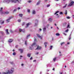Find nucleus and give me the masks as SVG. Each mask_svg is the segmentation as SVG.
<instances>
[{
    "instance_id": "nucleus-1",
    "label": "nucleus",
    "mask_w": 74,
    "mask_h": 74,
    "mask_svg": "<svg viewBox=\"0 0 74 74\" xmlns=\"http://www.w3.org/2000/svg\"><path fill=\"white\" fill-rule=\"evenodd\" d=\"M14 71V68H12L10 69V71L9 70H8V72H3L2 73L3 74H12Z\"/></svg>"
},
{
    "instance_id": "nucleus-2",
    "label": "nucleus",
    "mask_w": 74,
    "mask_h": 74,
    "mask_svg": "<svg viewBox=\"0 0 74 74\" xmlns=\"http://www.w3.org/2000/svg\"><path fill=\"white\" fill-rule=\"evenodd\" d=\"M36 46H37V44H36V43L34 42L32 45L31 47H29V48L30 49H33L34 48L33 47H36Z\"/></svg>"
},
{
    "instance_id": "nucleus-3",
    "label": "nucleus",
    "mask_w": 74,
    "mask_h": 74,
    "mask_svg": "<svg viewBox=\"0 0 74 74\" xmlns=\"http://www.w3.org/2000/svg\"><path fill=\"white\" fill-rule=\"evenodd\" d=\"M12 18H14V17H13V16L10 17L9 18L6 20V21L7 22H10V20H11Z\"/></svg>"
},
{
    "instance_id": "nucleus-4",
    "label": "nucleus",
    "mask_w": 74,
    "mask_h": 74,
    "mask_svg": "<svg viewBox=\"0 0 74 74\" xmlns=\"http://www.w3.org/2000/svg\"><path fill=\"white\" fill-rule=\"evenodd\" d=\"M74 3V2L73 1H71L70 2V3H69V5H68V7L69 6H72V5H73V4Z\"/></svg>"
},
{
    "instance_id": "nucleus-5",
    "label": "nucleus",
    "mask_w": 74,
    "mask_h": 74,
    "mask_svg": "<svg viewBox=\"0 0 74 74\" xmlns=\"http://www.w3.org/2000/svg\"><path fill=\"white\" fill-rule=\"evenodd\" d=\"M11 0H4L5 2L7 4H9Z\"/></svg>"
},
{
    "instance_id": "nucleus-6",
    "label": "nucleus",
    "mask_w": 74,
    "mask_h": 74,
    "mask_svg": "<svg viewBox=\"0 0 74 74\" xmlns=\"http://www.w3.org/2000/svg\"><path fill=\"white\" fill-rule=\"evenodd\" d=\"M16 1H19L18 0H11V3H16Z\"/></svg>"
},
{
    "instance_id": "nucleus-7",
    "label": "nucleus",
    "mask_w": 74,
    "mask_h": 74,
    "mask_svg": "<svg viewBox=\"0 0 74 74\" xmlns=\"http://www.w3.org/2000/svg\"><path fill=\"white\" fill-rule=\"evenodd\" d=\"M4 23V21L2 20H0V23L1 25H3Z\"/></svg>"
},
{
    "instance_id": "nucleus-8",
    "label": "nucleus",
    "mask_w": 74,
    "mask_h": 74,
    "mask_svg": "<svg viewBox=\"0 0 74 74\" xmlns=\"http://www.w3.org/2000/svg\"><path fill=\"white\" fill-rule=\"evenodd\" d=\"M38 20H36L35 21V26H37L38 25Z\"/></svg>"
},
{
    "instance_id": "nucleus-9",
    "label": "nucleus",
    "mask_w": 74,
    "mask_h": 74,
    "mask_svg": "<svg viewBox=\"0 0 74 74\" xmlns=\"http://www.w3.org/2000/svg\"><path fill=\"white\" fill-rule=\"evenodd\" d=\"M31 23H27V24H26V27H29V25H31Z\"/></svg>"
},
{
    "instance_id": "nucleus-10",
    "label": "nucleus",
    "mask_w": 74,
    "mask_h": 74,
    "mask_svg": "<svg viewBox=\"0 0 74 74\" xmlns=\"http://www.w3.org/2000/svg\"><path fill=\"white\" fill-rule=\"evenodd\" d=\"M2 10H3V8H1L0 10V12L1 13V14H4V12H2Z\"/></svg>"
},
{
    "instance_id": "nucleus-11",
    "label": "nucleus",
    "mask_w": 74,
    "mask_h": 74,
    "mask_svg": "<svg viewBox=\"0 0 74 74\" xmlns=\"http://www.w3.org/2000/svg\"><path fill=\"white\" fill-rule=\"evenodd\" d=\"M18 50L20 51L21 53H23V49H18Z\"/></svg>"
},
{
    "instance_id": "nucleus-12",
    "label": "nucleus",
    "mask_w": 74,
    "mask_h": 74,
    "mask_svg": "<svg viewBox=\"0 0 74 74\" xmlns=\"http://www.w3.org/2000/svg\"><path fill=\"white\" fill-rule=\"evenodd\" d=\"M47 28L46 27H44L43 29V32L44 33H45L46 31Z\"/></svg>"
},
{
    "instance_id": "nucleus-13",
    "label": "nucleus",
    "mask_w": 74,
    "mask_h": 74,
    "mask_svg": "<svg viewBox=\"0 0 74 74\" xmlns=\"http://www.w3.org/2000/svg\"><path fill=\"white\" fill-rule=\"evenodd\" d=\"M37 37H38L39 38H40V40H42V37H41V36H40V35H39V34H37Z\"/></svg>"
},
{
    "instance_id": "nucleus-14",
    "label": "nucleus",
    "mask_w": 74,
    "mask_h": 74,
    "mask_svg": "<svg viewBox=\"0 0 74 74\" xmlns=\"http://www.w3.org/2000/svg\"><path fill=\"white\" fill-rule=\"evenodd\" d=\"M48 21H49L51 22H52V18H50L48 19Z\"/></svg>"
},
{
    "instance_id": "nucleus-15",
    "label": "nucleus",
    "mask_w": 74,
    "mask_h": 74,
    "mask_svg": "<svg viewBox=\"0 0 74 74\" xmlns=\"http://www.w3.org/2000/svg\"><path fill=\"white\" fill-rule=\"evenodd\" d=\"M8 41L10 43H11V42H12L13 41V40L12 39H10Z\"/></svg>"
},
{
    "instance_id": "nucleus-16",
    "label": "nucleus",
    "mask_w": 74,
    "mask_h": 74,
    "mask_svg": "<svg viewBox=\"0 0 74 74\" xmlns=\"http://www.w3.org/2000/svg\"><path fill=\"white\" fill-rule=\"evenodd\" d=\"M5 31L6 32V34H9V33L8 32V29H6Z\"/></svg>"
},
{
    "instance_id": "nucleus-17",
    "label": "nucleus",
    "mask_w": 74,
    "mask_h": 74,
    "mask_svg": "<svg viewBox=\"0 0 74 74\" xmlns=\"http://www.w3.org/2000/svg\"><path fill=\"white\" fill-rule=\"evenodd\" d=\"M41 48V47L38 46L36 49H40Z\"/></svg>"
},
{
    "instance_id": "nucleus-18",
    "label": "nucleus",
    "mask_w": 74,
    "mask_h": 74,
    "mask_svg": "<svg viewBox=\"0 0 74 74\" xmlns=\"http://www.w3.org/2000/svg\"><path fill=\"white\" fill-rule=\"evenodd\" d=\"M32 13L34 15V14H36V11L34 10H33L32 12Z\"/></svg>"
},
{
    "instance_id": "nucleus-19",
    "label": "nucleus",
    "mask_w": 74,
    "mask_h": 74,
    "mask_svg": "<svg viewBox=\"0 0 74 74\" xmlns=\"http://www.w3.org/2000/svg\"><path fill=\"white\" fill-rule=\"evenodd\" d=\"M30 56H31V54H28L27 55V56L28 57L30 58Z\"/></svg>"
},
{
    "instance_id": "nucleus-20",
    "label": "nucleus",
    "mask_w": 74,
    "mask_h": 74,
    "mask_svg": "<svg viewBox=\"0 0 74 74\" xmlns=\"http://www.w3.org/2000/svg\"><path fill=\"white\" fill-rule=\"evenodd\" d=\"M19 16H20V17H22V16H23V14H19Z\"/></svg>"
},
{
    "instance_id": "nucleus-21",
    "label": "nucleus",
    "mask_w": 74,
    "mask_h": 74,
    "mask_svg": "<svg viewBox=\"0 0 74 74\" xmlns=\"http://www.w3.org/2000/svg\"><path fill=\"white\" fill-rule=\"evenodd\" d=\"M67 4H66L65 5L62 7V8H66V6H67Z\"/></svg>"
},
{
    "instance_id": "nucleus-22",
    "label": "nucleus",
    "mask_w": 74,
    "mask_h": 74,
    "mask_svg": "<svg viewBox=\"0 0 74 74\" xmlns=\"http://www.w3.org/2000/svg\"><path fill=\"white\" fill-rule=\"evenodd\" d=\"M67 10H66L64 13L65 15H66L67 14Z\"/></svg>"
},
{
    "instance_id": "nucleus-23",
    "label": "nucleus",
    "mask_w": 74,
    "mask_h": 74,
    "mask_svg": "<svg viewBox=\"0 0 74 74\" xmlns=\"http://www.w3.org/2000/svg\"><path fill=\"white\" fill-rule=\"evenodd\" d=\"M59 12V11H57V12H55L54 14V15H56V14H57V13H58V12Z\"/></svg>"
},
{
    "instance_id": "nucleus-24",
    "label": "nucleus",
    "mask_w": 74,
    "mask_h": 74,
    "mask_svg": "<svg viewBox=\"0 0 74 74\" xmlns=\"http://www.w3.org/2000/svg\"><path fill=\"white\" fill-rule=\"evenodd\" d=\"M40 1H39L37 3L36 5H39V4H40Z\"/></svg>"
},
{
    "instance_id": "nucleus-25",
    "label": "nucleus",
    "mask_w": 74,
    "mask_h": 74,
    "mask_svg": "<svg viewBox=\"0 0 74 74\" xmlns=\"http://www.w3.org/2000/svg\"><path fill=\"white\" fill-rule=\"evenodd\" d=\"M64 26H66V25H67V23H64Z\"/></svg>"
},
{
    "instance_id": "nucleus-26",
    "label": "nucleus",
    "mask_w": 74,
    "mask_h": 74,
    "mask_svg": "<svg viewBox=\"0 0 74 74\" xmlns=\"http://www.w3.org/2000/svg\"><path fill=\"white\" fill-rule=\"evenodd\" d=\"M71 34H70L69 36V40H70V39H71Z\"/></svg>"
},
{
    "instance_id": "nucleus-27",
    "label": "nucleus",
    "mask_w": 74,
    "mask_h": 74,
    "mask_svg": "<svg viewBox=\"0 0 74 74\" xmlns=\"http://www.w3.org/2000/svg\"><path fill=\"white\" fill-rule=\"evenodd\" d=\"M56 35L57 36H59L60 35V34L58 33H57L56 34Z\"/></svg>"
},
{
    "instance_id": "nucleus-28",
    "label": "nucleus",
    "mask_w": 74,
    "mask_h": 74,
    "mask_svg": "<svg viewBox=\"0 0 74 74\" xmlns=\"http://www.w3.org/2000/svg\"><path fill=\"white\" fill-rule=\"evenodd\" d=\"M5 14H9V12H5Z\"/></svg>"
},
{
    "instance_id": "nucleus-29",
    "label": "nucleus",
    "mask_w": 74,
    "mask_h": 74,
    "mask_svg": "<svg viewBox=\"0 0 74 74\" xmlns=\"http://www.w3.org/2000/svg\"><path fill=\"white\" fill-rule=\"evenodd\" d=\"M64 43H65L64 42H63L62 43H60V45L61 46H62L63 45V44H64Z\"/></svg>"
},
{
    "instance_id": "nucleus-30",
    "label": "nucleus",
    "mask_w": 74,
    "mask_h": 74,
    "mask_svg": "<svg viewBox=\"0 0 74 74\" xmlns=\"http://www.w3.org/2000/svg\"><path fill=\"white\" fill-rule=\"evenodd\" d=\"M10 63L11 64H14V62H10Z\"/></svg>"
},
{
    "instance_id": "nucleus-31",
    "label": "nucleus",
    "mask_w": 74,
    "mask_h": 74,
    "mask_svg": "<svg viewBox=\"0 0 74 74\" xmlns=\"http://www.w3.org/2000/svg\"><path fill=\"white\" fill-rule=\"evenodd\" d=\"M30 36V35L29 34L28 35H27V39L29 38V36Z\"/></svg>"
},
{
    "instance_id": "nucleus-32",
    "label": "nucleus",
    "mask_w": 74,
    "mask_h": 74,
    "mask_svg": "<svg viewBox=\"0 0 74 74\" xmlns=\"http://www.w3.org/2000/svg\"><path fill=\"white\" fill-rule=\"evenodd\" d=\"M27 12H29V13L30 12V11L29 9H27Z\"/></svg>"
},
{
    "instance_id": "nucleus-33",
    "label": "nucleus",
    "mask_w": 74,
    "mask_h": 74,
    "mask_svg": "<svg viewBox=\"0 0 74 74\" xmlns=\"http://www.w3.org/2000/svg\"><path fill=\"white\" fill-rule=\"evenodd\" d=\"M56 59V58H55L53 59V61L54 62H55V60Z\"/></svg>"
},
{
    "instance_id": "nucleus-34",
    "label": "nucleus",
    "mask_w": 74,
    "mask_h": 74,
    "mask_svg": "<svg viewBox=\"0 0 74 74\" xmlns=\"http://www.w3.org/2000/svg\"><path fill=\"white\" fill-rule=\"evenodd\" d=\"M69 28H70V25H68L67 26V28H69Z\"/></svg>"
},
{
    "instance_id": "nucleus-35",
    "label": "nucleus",
    "mask_w": 74,
    "mask_h": 74,
    "mask_svg": "<svg viewBox=\"0 0 74 74\" xmlns=\"http://www.w3.org/2000/svg\"><path fill=\"white\" fill-rule=\"evenodd\" d=\"M22 31L23 33H25V29H23L22 30Z\"/></svg>"
},
{
    "instance_id": "nucleus-36",
    "label": "nucleus",
    "mask_w": 74,
    "mask_h": 74,
    "mask_svg": "<svg viewBox=\"0 0 74 74\" xmlns=\"http://www.w3.org/2000/svg\"><path fill=\"white\" fill-rule=\"evenodd\" d=\"M13 55H16V53L15 52H14L13 53Z\"/></svg>"
},
{
    "instance_id": "nucleus-37",
    "label": "nucleus",
    "mask_w": 74,
    "mask_h": 74,
    "mask_svg": "<svg viewBox=\"0 0 74 74\" xmlns=\"http://www.w3.org/2000/svg\"><path fill=\"white\" fill-rule=\"evenodd\" d=\"M53 47V46H50V49H52Z\"/></svg>"
},
{
    "instance_id": "nucleus-38",
    "label": "nucleus",
    "mask_w": 74,
    "mask_h": 74,
    "mask_svg": "<svg viewBox=\"0 0 74 74\" xmlns=\"http://www.w3.org/2000/svg\"><path fill=\"white\" fill-rule=\"evenodd\" d=\"M16 10H17V9H14L13 10V12H15V11H16Z\"/></svg>"
},
{
    "instance_id": "nucleus-39",
    "label": "nucleus",
    "mask_w": 74,
    "mask_h": 74,
    "mask_svg": "<svg viewBox=\"0 0 74 74\" xmlns=\"http://www.w3.org/2000/svg\"><path fill=\"white\" fill-rule=\"evenodd\" d=\"M23 57V56H20V59H22V58Z\"/></svg>"
},
{
    "instance_id": "nucleus-40",
    "label": "nucleus",
    "mask_w": 74,
    "mask_h": 74,
    "mask_svg": "<svg viewBox=\"0 0 74 74\" xmlns=\"http://www.w3.org/2000/svg\"><path fill=\"white\" fill-rule=\"evenodd\" d=\"M25 24V22L23 23H22V25L23 26V25H24Z\"/></svg>"
},
{
    "instance_id": "nucleus-41",
    "label": "nucleus",
    "mask_w": 74,
    "mask_h": 74,
    "mask_svg": "<svg viewBox=\"0 0 74 74\" xmlns=\"http://www.w3.org/2000/svg\"><path fill=\"white\" fill-rule=\"evenodd\" d=\"M69 32V29H67L65 31V32L66 33H67V32Z\"/></svg>"
},
{
    "instance_id": "nucleus-42",
    "label": "nucleus",
    "mask_w": 74,
    "mask_h": 74,
    "mask_svg": "<svg viewBox=\"0 0 74 74\" xmlns=\"http://www.w3.org/2000/svg\"><path fill=\"white\" fill-rule=\"evenodd\" d=\"M60 15H62V14H63V13L62 12H60Z\"/></svg>"
},
{
    "instance_id": "nucleus-43",
    "label": "nucleus",
    "mask_w": 74,
    "mask_h": 74,
    "mask_svg": "<svg viewBox=\"0 0 74 74\" xmlns=\"http://www.w3.org/2000/svg\"><path fill=\"white\" fill-rule=\"evenodd\" d=\"M47 42H45L44 43V45H47Z\"/></svg>"
},
{
    "instance_id": "nucleus-44",
    "label": "nucleus",
    "mask_w": 74,
    "mask_h": 74,
    "mask_svg": "<svg viewBox=\"0 0 74 74\" xmlns=\"http://www.w3.org/2000/svg\"><path fill=\"white\" fill-rule=\"evenodd\" d=\"M49 6H50V5L49 4V5H47V7H49Z\"/></svg>"
},
{
    "instance_id": "nucleus-45",
    "label": "nucleus",
    "mask_w": 74,
    "mask_h": 74,
    "mask_svg": "<svg viewBox=\"0 0 74 74\" xmlns=\"http://www.w3.org/2000/svg\"><path fill=\"white\" fill-rule=\"evenodd\" d=\"M19 31L20 32H22V29H19Z\"/></svg>"
},
{
    "instance_id": "nucleus-46",
    "label": "nucleus",
    "mask_w": 74,
    "mask_h": 74,
    "mask_svg": "<svg viewBox=\"0 0 74 74\" xmlns=\"http://www.w3.org/2000/svg\"><path fill=\"white\" fill-rule=\"evenodd\" d=\"M27 42L26 41H25V45H27Z\"/></svg>"
},
{
    "instance_id": "nucleus-47",
    "label": "nucleus",
    "mask_w": 74,
    "mask_h": 74,
    "mask_svg": "<svg viewBox=\"0 0 74 74\" xmlns=\"http://www.w3.org/2000/svg\"><path fill=\"white\" fill-rule=\"evenodd\" d=\"M10 31L11 33H12L13 32V31H12V30H10Z\"/></svg>"
},
{
    "instance_id": "nucleus-48",
    "label": "nucleus",
    "mask_w": 74,
    "mask_h": 74,
    "mask_svg": "<svg viewBox=\"0 0 74 74\" xmlns=\"http://www.w3.org/2000/svg\"><path fill=\"white\" fill-rule=\"evenodd\" d=\"M1 34H2L3 35V34H4V32H1Z\"/></svg>"
},
{
    "instance_id": "nucleus-49",
    "label": "nucleus",
    "mask_w": 74,
    "mask_h": 74,
    "mask_svg": "<svg viewBox=\"0 0 74 74\" xmlns=\"http://www.w3.org/2000/svg\"><path fill=\"white\" fill-rule=\"evenodd\" d=\"M34 41L35 42H36L37 40H36V38H35L34 39Z\"/></svg>"
},
{
    "instance_id": "nucleus-50",
    "label": "nucleus",
    "mask_w": 74,
    "mask_h": 74,
    "mask_svg": "<svg viewBox=\"0 0 74 74\" xmlns=\"http://www.w3.org/2000/svg\"><path fill=\"white\" fill-rule=\"evenodd\" d=\"M67 19H70V17H69V16H68L67 17Z\"/></svg>"
},
{
    "instance_id": "nucleus-51",
    "label": "nucleus",
    "mask_w": 74,
    "mask_h": 74,
    "mask_svg": "<svg viewBox=\"0 0 74 74\" xmlns=\"http://www.w3.org/2000/svg\"><path fill=\"white\" fill-rule=\"evenodd\" d=\"M21 66H24V64H21Z\"/></svg>"
},
{
    "instance_id": "nucleus-52",
    "label": "nucleus",
    "mask_w": 74,
    "mask_h": 74,
    "mask_svg": "<svg viewBox=\"0 0 74 74\" xmlns=\"http://www.w3.org/2000/svg\"><path fill=\"white\" fill-rule=\"evenodd\" d=\"M21 9V8H19V7H18L17 8L18 10H20Z\"/></svg>"
},
{
    "instance_id": "nucleus-53",
    "label": "nucleus",
    "mask_w": 74,
    "mask_h": 74,
    "mask_svg": "<svg viewBox=\"0 0 74 74\" xmlns=\"http://www.w3.org/2000/svg\"><path fill=\"white\" fill-rule=\"evenodd\" d=\"M21 21L20 20H18V22H21Z\"/></svg>"
},
{
    "instance_id": "nucleus-54",
    "label": "nucleus",
    "mask_w": 74,
    "mask_h": 74,
    "mask_svg": "<svg viewBox=\"0 0 74 74\" xmlns=\"http://www.w3.org/2000/svg\"><path fill=\"white\" fill-rule=\"evenodd\" d=\"M63 34L64 35H65V36H66V34L65 33H63Z\"/></svg>"
},
{
    "instance_id": "nucleus-55",
    "label": "nucleus",
    "mask_w": 74,
    "mask_h": 74,
    "mask_svg": "<svg viewBox=\"0 0 74 74\" xmlns=\"http://www.w3.org/2000/svg\"><path fill=\"white\" fill-rule=\"evenodd\" d=\"M18 45H16V48H18Z\"/></svg>"
},
{
    "instance_id": "nucleus-56",
    "label": "nucleus",
    "mask_w": 74,
    "mask_h": 74,
    "mask_svg": "<svg viewBox=\"0 0 74 74\" xmlns=\"http://www.w3.org/2000/svg\"><path fill=\"white\" fill-rule=\"evenodd\" d=\"M31 1H28V3H31Z\"/></svg>"
},
{
    "instance_id": "nucleus-57",
    "label": "nucleus",
    "mask_w": 74,
    "mask_h": 74,
    "mask_svg": "<svg viewBox=\"0 0 74 74\" xmlns=\"http://www.w3.org/2000/svg\"><path fill=\"white\" fill-rule=\"evenodd\" d=\"M38 52H37L36 53V55H38Z\"/></svg>"
},
{
    "instance_id": "nucleus-58",
    "label": "nucleus",
    "mask_w": 74,
    "mask_h": 74,
    "mask_svg": "<svg viewBox=\"0 0 74 74\" xmlns=\"http://www.w3.org/2000/svg\"><path fill=\"white\" fill-rule=\"evenodd\" d=\"M33 59V58L32 57H31V58H30V60H32Z\"/></svg>"
},
{
    "instance_id": "nucleus-59",
    "label": "nucleus",
    "mask_w": 74,
    "mask_h": 74,
    "mask_svg": "<svg viewBox=\"0 0 74 74\" xmlns=\"http://www.w3.org/2000/svg\"><path fill=\"white\" fill-rule=\"evenodd\" d=\"M60 74H63V73H62V72H60Z\"/></svg>"
},
{
    "instance_id": "nucleus-60",
    "label": "nucleus",
    "mask_w": 74,
    "mask_h": 74,
    "mask_svg": "<svg viewBox=\"0 0 74 74\" xmlns=\"http://www.w3.org/2000/svg\"><path fill=\"white\" fill-rule=\"evenodd\" d=\"M59 56H62V54H60V55H59Z\"/></svg>"
},
{
    "instance_id": "nucleus-61",
    "label": "nucleus",
    "mask_w": 74,
    "mask_h": 74,
    "mask_svg": "<svg viewBox=\"0 0 74 74\" xmlns=\"http://www.w3.org/2000/svg\"><path fill=\"white\" fill-rule=\"evenodd\" d=\"M33 62H36V60H34L33 61Z\"/></svg>"
},
{
    "instance_id": "nucleus-62",
    "label": "nucleus",
    "mask_w": 74,
    "mask_h": 74,
    "mask_svg": "<svg viewBox=\"0 0 74 74\" xmlns=\"http://www.w3.org/2000/svg\"><path fill=\"white\" fill-rule=\"evenodd\" d=\"M45 2H47V0H45Z\"/></svg>"
},
{
    "instance_id": "nucleus-63",
    "label": "nucleus",
    "mask_w": 74,
    "mask_h": 74,
    "mask_svg": "<svg viewBox=\"0 0 74 74\" xmlns=\"http://www.w3.org/2000/svg\"><path fill=\"white\" fill-rule=\"evenodd\" d=\"M39 30H40V31H41V28H40L39 29Z\"/></svg>"
},
{
    "instance_id": "nucleus-64",
    "label": "nucleus",
    "mask_w": 74,
    "mask_h": 74,
    "mask_svg": "<svg viewBox=\"0 0 74 74\" xmlns=\"http://www.w3.org/2000/svg\"><path fill=\"white\" fill-rule=\"evenodd\" d=\"M73 18H74V15H73Z\"/></svg>"
}]
</instances>
